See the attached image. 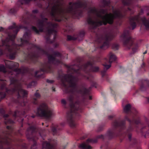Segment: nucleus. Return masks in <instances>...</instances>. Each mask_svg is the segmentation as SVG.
<instances>
[{"instance_id": "obj_1", "label": "nucleus", "mask_w": 149, "mask_h": 149, "mask_svg": "<svg viewBox=\"0 0 149 149\" xmlns=\"http://www.w3.org/2000/svg\"><path fill=\"white\" fill-rule=\"evenodd\" d=\"M78 80L76 77H73L72 74H68L64 76L63 79H61L62 85L65 88H67V84H68L69 88L71 89V92L72 93L67 98V100L70 103V111L67 113V120L70 126L72 127H75L76 124L74 123L73 116L76 114V111H79V102L74 103V95L76 94L80 95L81 96L84 95L88 93V90L84 87H82L78 88L76 85V83Z\"/></svg>"}, {"instance_id": "obj_2", "label": "nucleus", "mask_w": 149, "mask_h": 149, "mask_svg": "<svg viewBox=\"0 0 149 149\" xmlns=\"http://www.w3.org/2000/svg\"><path fill=\"white\" fill-rule=\"evenodd\" d=\"M21 28V26H20L19 28L16 26L15 24L9 27L7 31H6V33H8V37L5 40L2 41V46L5 47V50L4 52L1 50H0V55L6 54L10 59L14 58L16 55L18 47L28 43L30 37V31L26 28L25 27V32L23 36V38L20 39L21 44L20 45L14 44V39L19 28Z\"/></svg>"}, {"instance_id": "obj_3", "label": "nucleus", "mask_w": 149, "mask_h": 149, "mask_svg": "<svg viewBox=\"0 0 149 149\" xmlns=\"http://www.w3.org/2000/svg\"><path fill=\"white\" fill-rule=\"evenodd\" d=\"M89 13L93 16H89L87 19L88 24L92 28L102 24L106 25L107 23L111 24L114 18L123 17L122 11L118 9L115 10L112 14H108L107 10L93 8L90 10Z\"/></svg>"}, {"instance_id": "obj_4", "label": "nucleus", "mask_w": 149, "mask_h": 149, "mask_svg": "<svg viewBox=\"0 0 149 149\" xmlns=\"http://www.w3.org/2000/svg\"><path fill=\"white\" fill-rule=\"evenodd\" d=\"M47 19L45 18H42L41 21H38L36 23V25L38 29L34 26H33L32 30L36 33H38L40 32H45L46 33V36L45 37L48 42L52 43V41H49L51 34L54 35V39L56 35V31L55 28L57 27V25L56 23H52L48 22Z\"/></svg>"}, {"instance_id": "obj_5", "label": "nucleus", "mask_w": 149, "mask_h": 149, "mask_svg": "<svg viewBox=\"0 0 149 149\" xmlns=\"http://www.w3.org/2000/svg\"><path fill=\"white\" fill-rule=\"evenodd\" d=\"M10 81V87L13 86V88L8 90L6 88L5 85L3 84L1 85V89H3L5 88L6 93L10 94H12L16 92L18 93V98H19L21 96L23 97L26 96L27 92L26 91L22 89L20 84L19 81L15 78H11Z\"/></svg>"}, {"instance_id": "obj_6", "label": "nucleus", "mask_w": 149, "mask_h": 149, "mask_svg": "<svg viewBox=\"0 0 149 149\" xmlns=\"http://www.w3.org/2000/svg\"><path fill=\"white\" fill-rule=\"evenodd\" d=\"M37 114L39 116L49 119L54 115L52 110L48 108L45 103L40 104L37 108Z\"/></svg>"}, {"instance_id": "obj_7", "label": "nucleus", "mask_w": 149, "mask_h": 149, "mask_svg": "<svg viewBox=\"0 0 149 149\" xmlns=\"http://www.w3.org/2000/svg\"><path fill=\"white\" fill-rule=\"evenodd\" d=\"M143 13V10H141L138 15L134 17H131L130 19V24L132 30L136 27V23L139 24L142 23L146 29H149V18L147 20L145 17H141L140 16L141 14Z\"/></svg>"}, {"instance_id": "obj_8", "label": "nucleus", "mask_w": 149, "mask_h": 149, "mask_svg": "<svg viewBox=\"0 0 149 149\" xmlns=\"http://www.w3.org/2000/svg\"><path fill=\"white\" fill-rule=\"evenodd\" d=\"M129 35L127 31V32H125L121 36L120 38L123 40L124 44L126 47L130 48L132 45V51L134 53L136 52L138 50L139 46L137 44L133 45V40L129 36Z\"/></svg>"}, {"instance_id": "obj_9", "label": "nucleus", "mask_w": 149, "mask_h": 149, "mask_svg": "<svg viewBox=\"0 0 149 149\" xmlns=\"http://www.w3.org/2000/svg\"><path fill=\"white\" fill-rule=\"evenodd\" d=\"M5 62L6 68L10 70L8 72L9 74L12 75L13 74H15V73L17 74L20 73L22 74L26 72V70L24 68H22L21 69H15L19 66V64L17 63L8 61H6Z\"/></svg>"}, {"instance_id": "obj_10", "label": "nucleus", "mask_w": 149, "mask_h": 149, "mask_svg": "<svg viewBox=\"0 0 149 149\" xmlns=\"http://www.w3.org/2000/svg\"><path fill=\"white\" fill-rule=\"evenodd\" d=\"M7 128L9 130V131L6 133V136L4 138L0 137V149H3L2 146L3 144L8 145L11 141L10 139L7 135L10 134V132L13 129L9 126H7Z\"/></svg>"}, {"instance_id": "obj_11", "label": "nucleus", "mask_w": 149, "mask_h": 149, "mask_svg": "<svg viewBox=\"0 0 149 149\" xmlns=\"http://www.w3.org/2000/svg\"><path fill=\"white\" fill-rule=\"evenodd\" d=\"M61 56L60 53L58 52H53L52 55H49L48 56L49 62L56 65L61 63V61L57 60L56 58V57L60 56Z\"/></svg>"}, {"instance_id": "obj_12", "label": "nucleus", "mask_w": 149, "mask_h": 149, "mask_svg": "<svg viewBox=\"0 0 149 149\" xmlns=\"http://www.w3.org/2000/svg\"><path fill=\"white\" fill-rule=\"evenodd\" d=\"M112 38L110 35H106L104 37H101L99 39L100 42H104L103 45L101 46L100 48L103 49H107L109 46L108 41L111 40Z\"/></svg>"}, {"instance_id": "obj_13", "label": "nucleus", "mask_w": 149, "mask_h": 149, "mask_svg": "<svg viewBox=\"0 0 149 149\" xmlns=\"http://www.w3.org/2000/svg\"><path fill=\"white\" fill-rule=\"evenodd\" d=\"M89 68H91L90 70L91 71L93 72H97L99 70V68L97 66H92L90 62H87L85 65L82 66L79 69L85 71V69H89Z\"/></svg>"}, {"instance_id": "obj_14", "label": "nucleus", "mask_w": 149, "mask_h": 149, "mask_svg": "<svg viewBox=\"0 0 149 149\" xmlns=\"http://www.w3.org/2000/svg\"><path fill=\"white\" fill-rule=\"evenodd\" d=\"M97 142V139H88L86 141V143H84L79 145V148L82 149H91V147L88 145V143H94Z\"/></svg>"}, {"instance_id": "obj_15", "label": "nucleus", "mask_w": 149, "mask_h": 149, "mask_svg": "<svg viewBox=\"0 0 149 149\" xmlns=\"http://www.w3.org/2000/svg\"><path fill=\"white\" fill-rule=\"evenodd\" d=\"M50 143H52V141H51L50 143H47L46 142H44L42 144V149H54L53 148V146L51 145Z\"/></svg>"}, {"instance_id": "obj_16", "label": "nucleus", "mask_w": 149, "mask_h": 149, "mask_svg": "<svg viewBox=\"0 0 149 149\" xmlns=\"http://www.w3.org/2000/svg\"><path fill=\"white\" fill-rule=\"evenodd\" d=\"M40 97V95L37 92H36L34 94L33 98V103L34 104H38V102L37 100Z\"/></svg>"}, {"instance_id": "obj_17", "label": "nucleus", "mask_w": 149, "mask_h": 149, "mask_svg": "<svg viewBox=\"0 0 149 149\" xmlns=\"http://www.w3.org/2000/svg\"><path fill=\"white\" fill-rule=\"evenodd\" d=\"M109 62L110 64L115 61L116 58L115 55L111 52L109 53Z\"/></svg>"}, {"instance_id": "obj_18", "label": "nucleus", "mask_w": 149, "mask_h": 149, "mask_svg": "<svg viewBox=\"0 0 149 149\" xmlns=\"http://www.w3.org/2000/svg\"><path fill=\"white\" fill-rule=\"evenodd\" d=\"M120 122L118 120H116L113 123V125L114 127H116L118 126H124L125 123L124 121L120 123Z\"/></svg>"}, {"instance_id": "obj_19", "label": "nucleus", "mask_w": 149, "mask_h": 149, "mask_svg": "<svg viewBox=\"0 0 149 149\" xmlns=\"http://www.w3.org/2000/svg\"><path fill=\"white\" fill-rule=\"evenodd\" d=\"M41 71H42L43 72H49V71L48 70L47 68H44L43 69H41L40 70L34 72L33 74V76L35 77H38L39 76V75H38V73H39Z\"/></svg>"}, {"instance_id": "obj_20", "label": "nucleus", "mask_w": 149, "mask_h": 149, "mask_svg": "<svg viewBox=\"0 0 149 149\" xmlns=\"http://www.w3.org/2000/svg\"><path fill=\"white\" fill-rule=\"evenodd\" d=\"M131 109L130 105L128 104L126 105L124 108V111L126 113L129 112Z\"/></svg>"}, {"instance_id": "obj_21", "label": "nucleus", "mask_w": 149, "mask_h": 149, "mask_svg": "<svg viewBox=\"0 0 149 149\" xmlns=\"http://www.w3.org/2000/svg\"><path fill=\"white\" fill-rule=\"evenodd\" d=\"M35 128L34 127H31L27 129V131L29 133H32L34 132V131L35 130Z\"/></svg>"}, {"instance_id": "obj_22", "label": "nucleus", "mask_w": 149, "mask_h": 149, "mask_svg": "<svg viewBox=\"0 0 149 149\" xmlns=\"http://www.w3.org/2000/svg\"><path fill=\"white\" fill-rule=\"evenodd\" d=\"M131 2V0H123V3L125 5H128L130 4Z\"/></svg>"}, {"instance_id": "obj_23", "label": "nucleus", "mask_w": 149, "mask_h": 149, "mask_svg": "<svg viewBox=\"0 0 149 149\" xmlns=\"http://www.w3.org/2000/svg\"><path fill=\"white\" fill-rule=\"evenodd\" d=\"M37 49L38 50V52L39 54L41 53L42 54H47V53H46L45 51H44L41 48H40L39 47H37Z\"/></svg>"}, {"instance_id": "obj_24", "label": "nucleus", "mask_w": 149, "mask_h": 149, "mask_svg": "<svg viewBox=\"0 0 149 149\" xmlns=\"http://www.w3.org/2000/svg\"><path fill=\"white\" fill-rule=\"evenodd\" d=\"M17 8L16 7L13 8L11 9L9 11L10 13H15L17 10Z\"/></svg>"}, {"instance_id": "obj_25", "label": "nucleus", "mask_w": 149, "mask_h": 149, "mask_svg": "<svg viewBox=\"0 0 149 149\" xmlns=\"http://www.w3.org/2000/svg\"><path fill=\"white\" fill-rule=\"evenodd\" d=\"M0 72H6V68L3 65H0Z\"/></svg>"}, {"instance_id": "obj_26", "label": "nucleus", "mask_w": 149, "mask_h": 149, "mask_svg": "<svg viewBox=\"0 0 149 149\" xmlns=\"http://www.w3.org/2000/svg\"><path fill=\"white\" fill-rule=\"evenodd\" d=\"M67 37L68 40H75L77 39V38L69 35Z\"/></svg>"}, {"instance_id": "obj_27", "label": "nucleus", "mask_w": 149, "mask_h": 149, "mask_svg": "<svg viewBox=\"0 0 149 149\" xmlns=\"http://www.w3.org/2000/svg\"><path fill=\"white\" fill-rule=\"evenodd\" d=\"M36 83L34 81H32L30 83L27 87L28 88H31L32 86H34L36 85Z\"/></svg>"}, {"instance_id": "obj_28", "label": "nucleus", "mask_w": 149, "mask_h": 149, "mask_svg": "<svg viewBox=\"0 0 149 149\" xmlns=\"http://www.w3.org/2000/svg\"><path fill=\"white\" fill-rule=\"evenodd\" d=\"M6 119V120L5 121V123L6 124L8 123L12 124L13 123V122L10 119L6 120V119Z\"/></svg>"}, {"instance_id": "obj_29", "label": "nucleus", "mask_w": 149, "mask_h": 149, "mask_svg": "<svg viewBox=\"0 0 149 149\" xmlns=\"http://www.w3.org/2000/svg\"><path fill=\"white\" fill-rule=\"evenodd\" d=\"M39 56V55L38 54H34L32 55V56H29V57L30 58L31 60H32V59L34 57H37Z\"/></svg>"}, {"instance_id": "obj_30", "label": "nucleus", "mask_w": 149, "mask_h": 149, "mask_svg": "<svg viewBox=\"0 0 149 149\" xmlns=\"http://www.w3.org/2000/svg\"><path fill=\"white\" fill-rule=\"evenodd\" d=\"M69 70H70V71L72 72V74H74L75 73H78V72H77V70L74 69H71V68H69Z\"/></svg>"}, {"instance_id": "obj_31", "label": "nucleus", "mask_w": 149, "mask_h": 149, "mask_svg": "<svg viewBox=\"0 0 149 149\" xmlns=\"http://www.w3.org/2000/svg\"><path fill=\"white\" fill-rule=\"evenodd\" d=\"M103 66H104V68L105 69H106V70H107L111 66V65L110 64L109 65H107V64L105 63L104 64H103Z\"/></svg>"}, {"instance_id": "obj_32", "label": "nucleus", "mask_w": 149, "mask_h": 149, "mask_svg": "<svg viewBox=\"0 0 149 149\" xmlns=\"http://www.w3.org/2000/svg\"><path fill=\"white\" fill-rule=\"evenodd\" d=\"M57 129H58V128L57 127H56V128L53 127L52 128V130L54 134H55L57 130Z\"/></svg>"}, {"instance_id": "obj_33", "label": "nucleus", "mask_w": 149, "mask_h": 149, "mask_svg": "<svg viewBox=\"0 0 149 149\" xmlns=\"http://www.w3.org/2000/svg\"><path fill=\"white\" fill-rule=\"evenodd\" d=\"M5 93L3 92H0V97L1 98H3L5 96Z\"/></svg>"}, {"instance_id": "obj_34", "label": "nucleus", "mask_w": 149, "mask_h": 149, "mask_svg": "<svg viewBox=\"0 0 149 149\" xmlns=\"http://www.w3.org/2000/svg\"><path fill=\"white\" fill-rule=\"evenodd\" d=\"M112 47L115 50H117L118 49V45L114 44L113 45Z\"/></svg>"}, {"instance_id": "obj_35", "label": "nucleus", "mask_w": 149, "mask_h": 149, "mask_svg": "<svg viewBox=\"0 0 149 149\" xmlns=\"http://www.w3.org/2000/svg\"><path fill=\"white\" fill-rule=\"evenodd\" d=\"M113 133V132L112 130H109L107 132L108 135L109 136H111Z\"/></svg>"}, {"instance_id": "obj_36", "label": "nucleus", "mask_w": 149, "mask_h": 149, "mask_svg": "<svg viewBox=\"0 0 149 149\" xmlns=\"http://www.w3.org/2000/svg\"><path fill=\"white\" fill-rule=\"evenodd\" d=\"M36 143H34V144L31 146V149H36Z\"/></svg>"}, {"instance_id": "obj_37", "label": "nucleus", "mask_w": 149, "mask_h": 149, "mask_svg": "<svg viewBox=\"0 0 149 149\" xmlns=\"http://www.w3.org/2000/svg\"><path fill=\"white\" fill-rule=\"evenodd\" d=\"M61 102L62 104H63L64 105H65L66 103L65 100L64 99H62L61 100Z\"/></svg>"}, {"instance_id": "obj_38", "label": "nucleus", "mask_w": 149, "mask_h": 149, "mask_svg": "<svg viewBox=\"0 0 149 149\" xmlns=\"http://www.w3.org/2000/svg\"><path fill=\"white\" fill-rule=\"evenodd\" d=\"M4 113V111L2 109H0V115H3Z\"/></svg>"}, {"instance_id": "obj_39", "label": "nucleus", "mask_w": 149, "mask_h": 149, "mask_svg": "<svg viewBox=\"0 0 149 149\" xmlns=\"http://www.w3.org/2000/svg\"><path fill=\"white\" fill-rule=\"evenodd\" d=\"M47 82L49 83H52L54 82V81L53 80L49 79H47Z\"/></svg>"}, {"instance_id": "obj_40", "label": "nucleus", "mask_w": 149, "mask_h": 149, "mask_svg": "<svg viewBox=\"0 0 149 149\" xmlns=\"http://www.w3.org/2000/svg\"><path fill=\"white\" fill-rule=\"evenodd\" d=\"M19 112V111H15V112L14 114H13L14 116L16 117L17 116V114Z\"/></svg>"}, {"instance_id": "obj_41", "label": "nucleus", "mask_w": 149, "mask_h": 149, "mask_svg": "<svg viewBox=\"0 0 149 149\" xmlns=\"http://www.w3.org/2000/svg\"><path fill=\"white\" fill-rule=\"evenodd\" d=\"M132 112L133 113H137V111H136V109H134V110H133L132 111Z\"/></svg>"}, {"instance_id": "obj_42", "label": "nucleus", "mask_w": 149, "mask_h": 149, "mask_svg": "<svg viewBox=\"0 0 149 149\" xmlns=\"http://www.w3.org/2000/svg\"><path fill=\"white\" fill-rule=\"evenodd\" d=\"M125 119L126 120H127L129 122H130V120L127 117V116H126L125 117Z\"/></svg>"}, {"instance_id": "obj_43", "label": "nucleus", "mask_w": 149, "mask_h": 149, "mask_svg": "<svg viewBox=\"0 0 149 149\" xmlns=\"http://www.w3.org/2000/svg\"><path fill=\"white\" fill-rule=\"evenodd\" d=\"M105 74V72L104 71H102L101 72V74H102V76H104Z\"/></svg>"}, {"instance_id": "obj_44", "label": "nucleus", "mask_w": 149, "mask_h": 149, "mask_svg": "<svg viewBox=\"0 0 149 149\" xmlns=\"http://www.w3.org/2000/svg\"><path fill=\"white\" fill-rule=\"evenodd\" d=\"M128 136L129 139L131 140V135L130 134H129Z\"/></svg>"}, {"instance_id": "obj_45", "label": "nucleus", "mask_w": 149, "mask_h": 149, "mask_svg": "<svg viewBox=\"0 0 149 149\" xmlns=\"http://www.w3.org/2000/svg\"><path fill=\"white\" fill-rule=\"evenodd\" d=\"M38 12V10H35L33 11V13H37Z\"/></svg>"}, {"instance_id": "obj_46", "label": "nucleus", "mask_w": 149, "mask_h": 149, "mask_svg": "<svg viewBox=\"0 0 149 149\" xmlns=\"http://www.w3.org/2000/svg\"><path fill=\"white\" fill-rule=\"evenodd\" d=\"M4 31V29L2 27H1L0 28V31Z\"/></svg>"}, {"instance_id": "obj_47", "label": "nucleus", "mask_w": 149, "mask_h": 149, "mask_svg": "<svg viewBox=\"0 0 149 149\" xmlns=\"http://www.w3.org/2000/svg\"><path fill=\"white\" fill-rule=\"evenodd\" d=\"M8 116V114H7L4 115L3 117L4 118H6Z\"/></svg>"}, {"instance_id": "obj_48", "label": "nucleus", "mask_w": 149, "mask_h": 149, "mask_svg": "<svg viewBox=\"0 0 149 149\" xmlns=\"http://www.w3.org/2000/svg\"><path fill=\"white\" fill-rule=\"evenodd\" d=\"M113 117V116H112V115H111V116H109L108 117H109V119H111Z\"/></svg>"}, {"instance_id": "obj_49", "label": "nucleus", "mask_w": 149, "mask_h": 149, "mask_svg": "<svg viewBox=\"0 0 149 149\" xmlns=\"http://www.w3.org/2000/svg\"><path fill=\"white\" fill-rule=\"evenodd\" d=\"M25 105V104L24 102H23L22 103H21V105H22V106Z\"/></svg>"}, {"instance_id": "obj_50", "label": "nucleus", "mask_w": 149, "mask_h": 149, "mask_svg": "<svg viewBox=\"0 0 149 149\" xmlns=\"http://www.w3.org/2000/svg\"><path fill=\"white\" fill-rule=\"evenodd\" d=\"M132 121L133 122V121L136 124H138L139 123V121H138V122H136V121Z\"/></svg>"}, {"instance_id": "obj_51", "label": "nucleus", "mask_w": 149, "mask_h": 149, "mask_svg": "<svg viewBox=\"0 0 149 149\" xmlns=\"http://www.w3.org/2000/svg\"><path fill=\"white\" fill-rule=\"evenodd\" d=\"M147 85L149 86V81H147Z\"/></svg>"}, {"instance_id": "obj_52", "label": "nucleus", "mask_w": 149, "mask_h": 149, "mask_svg": "<svg viewBox=\"0 0 149 149\" xmlns=\"http://www.w3.org/2000/svg\"><path fill=\"white\" fill-rule=\"evenodd\" d=\"M103 136L102 135H101V136H99V138H102L103 137Z\"/></svg>"}, {"instance_id": "obj_53", "label": "nucleus", "mask_w": 149, "mask_h": 149, "mask_svg": "<svg viewBox=\"0 0 149 149\" xmlns=\"http://www.w3.org/2000/svg\"><path fill=\"white\" fill-rule=\"evenodd\" d=\"M52 90L53 91H55V88H52Z\"/></svg>"}, {"instance_id": "obj_54", "label": "nucleus", "mask_w": 149, "mask_h": 149, "mask_svg": "<svg viewBox=\"0 0 149 149\" xmlns=\"http://www.w3.org/2000/svg\"><path fill=\"white\" fill-rule=\"evenodd\" d=\"M146 53V51H145V52L143 53L144 54H145Z\"/></svg>"}, {"instance_id": "obj_55", "label": "nucleus", "mask_w": 149, "mask_h": 149, "mask_svg": "<svg viewBox=\"0 0 149 149\" xmlns=\"http://www.w3.org/2000/svg\"><path fill=\"white\" fill-rule=\"evenodd\" d=\"M89 99H91V97L90 96V97H89Z\"/></svg>"}, {"instance_id": "obj_56", "label": "nucleus", "mask_w": 149, "mask_h": 149, "mask_svg": "<svg viewBox=\"0 0 149 149\" xmlns=\"http://www.w3.org/2000/svg\"><path fill=\"white\" fill-rule=\"evenodd\" d=\"M147 15L148 16L149 15V13H147Z\"/></svg>"}, {"instance_id": "obj_57", "label": "nucleus", "mask_w": 149, "mask_h": 149, "mask_svg": "<svg viewBox=\"0 0 149 149\" xmlns=\"http://www.w3.org/2000/svg\"><path fill=\"white\" fill-rule=\"evenodd\" d=\"M48 68H50V67H48Z\"/></svg>"}]
</instances>
